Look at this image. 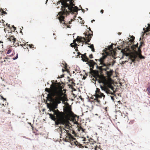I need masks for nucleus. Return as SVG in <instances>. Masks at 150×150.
<instances>
[{
    "label": "nucleus",
    "instance_id": "1",
    "mask_svg": "<svg viewBox=\"0 0 150 150\" xmlns=\"http://www.w3.org/2000/svg\"><path fill=\"white\" fill-rule=\"evenodd\" d=\"M74 2L73 0H60L57 3V5H58L61 3L62 11L58 13L57 17L60 23L67 26V28H71L68 24L71 23L72 21H69L68 23H66L64 20L65 18L64 15L67 16L69 15L70 13H74L75 12H77L78 10H80L78 7L75 6Z\"/></svg>",
    "mask_w": 150,
    "mask_h": 150
},
{
    "label": "nucleus",
    "instance_id": "2",
    "mask_svg": "<svg viewBox=\"0 0 150 150\" xmlns=\"http://www.w3.org/2000/svg\"><path fill=\"white\" fill-rule=\"evenodd\" d=\"M45 91L50 93L51 96L54 98L53 106L54 108H58V105L61 103L62 100V91L58 90L57 87L54 84L52 88H46L45 89Z\"/></svg>",
    "mask_w": 150,
    "mask_h": 150
},
{
    "label": "nucleus",
    "instance_id": "3",
    "mask_svg": "<svg viewBox=\"0 0 150 150\" xmlns=\"http://www.w3.org/2000/svg\"><path fill=\"white\" fill-rule=\"evenodd\" d=\"M108 56V54H106L105 55H103L102 57H101L99 59H96L95 61L97 62V61L98 60L100 62L99 65H102L101 66H98L97 65V69L98 70V71H97L96 74L94 75H104L103 74V71H106L107 69H108V67L112 65L113 66L115 62V60L114 59H112L110 61L109 63H105L104 62L105 59ZM92 75H93L92 74Z\"/></svg>",
    "mask_w": 150,
    "mask_h": 150
},
{
    "label": "nucleus",
    "instance_id": "4",
    "mask_svg": "<svg viewBox=\"0 0 150 150\" xmlns=\"http://www.w3.org/2000/svg\"><path fill=\"white\" fill-rule=\"evenodd\" d=\"M89 76L91 80L93 81H97L99 83H102L103 85L106 86L114 82V80L112 78L116 77L117 78L119 76Z\"/></svg>",
    "mask_w": 150,
    "mask_h": 150
},
{
    "label": "nucleus",
    "instance_id": "5",
    "mask_svg": "<svg viewBox=\"0 0 150 150\" xmlns=\"http://www.w3.org/2000/svg\"><path fill=\"white\" fill-rule=\"evenodd\" d=\"M62 64L63 65V67H64V69H62V71L63 73L64 72H66L70 75L72 74H74L75 73L74 71L72 70L70 68L69 69L68 68V66L67 64L65 62H63Z\"/></svg>",
    "mask_w": 150,
    "mask_h": 150
},
{
    "label": "nucleus",
    "instance_id": "6",
    "mask_svg": "<svg viewBox=\"0 0 150 150\" xmlns=\"http://www.w3.org/2000/svg\"><path fill=\"white\" fill-rule=\"evenodd\" d=\"M52 106L53 109L52 110L54 113V115L57 119H58L59 120L60 118H62L63 117V112H60L58 110H56L53 106V101L52 102Z\"/></svg>",
    "mask_w": 150,
    "mask_h": 150
},
{
    "label": "nucleus",
    "instance_id": "7",
    "mask_svg": "<svg viewBox=\"0 0 150 150\" xmlns=\"http://www.w3.org/2000/svg\"><path fill=\"white\" fill-rule=\"evenodd\" d=\"M89 29L91 31V33H89V31H88L87 32H86L85 33H84L85 37H86V38H88L87 41L85 42L86 44H87V42H89L90 41L91 38L93 36V31L91 30L90 27L89 28Z\"/></svg>",
    "mask_w": 150,
    "mask_h": 150
},
{
    "label": "nucleus",
    "instance_id": "8",
    "mask_svg": "<svg viewBox=\"0 0 150 150\" xmlns=\"http://www.w3.org/2000/svg\"><path fill=\"white\" fill-rule=\"evenodd\" d=\"M112 46H110L108 48H105L104 50V52L103 53L102 55H105L106 54H108V56L110 54V52L112 50Z\"/></svg>",
    "mask_w": 150,
    "mask_h": 150
},
{
    "label": "nucleus",
    "instance_id": "9",
    "mask_svg": "<svg viewBox=\"0 0 150 150\" xmlns=\"http://www.w3.org/2000/svg\"><path fill=\"white\" fill-rule=\"evenodd\" d=\"M88 62L89 65L90 67V69L91 71L92 70H93V69L94 68V65H96V66L98 65L93 60H88V62Z\"/></svg>",
    "mask_w": 150,
    "mask_h": 150
},
{
    "label": "nucleus",
    "instance_id": "10",
    "mask_svg": "<svg viewBox=\"0 0 150 150\" xmlns=\"http://www.w3.org/2000/svg\"><path fill=\"white\" fill-rule=\"evenodd\" d=\"M59 134L60 135V138H62V137L63 136V140L64 141L66 142H69L68 139H66L65 138V137L67 135V134H66V132L65 131H60V132H59Z\"/></svg>",
    "mask_w": 150,
    "mask_h": 150
},
{
    "label": "nucleus",
    "instance_id": "11",
    "mask_svg": "<svg viewBox=\"0 0 150 150\" xmlns=\"http://www.w3.org/2000/svg\"><path fill=\"white\" fill-rule=\"evenodd\" d=\"M76 39L78 41L85 42L86 44L90 45V44L88 43V42L87 43V44H86L85 42H87L88 40V38H86V37L84 38V37L78 36Z\"/></svg>",
    "mask_w": 150,
    "mask_h": 150
},
{
    "label": "nucleus",
    "instance_id": "12",
    "mask_svg": "<svg viewBox=\"0 0 150 150\" xmlns=\"http://www.w3.org/2000/svg\"><path fill=\"white\" fill-rule=\"evenodd\" d=\"M138 56V54L137 53L136 54H133L131 56V59L132 62H134L138 60V59H139Z\"/></svg>",
    "mask_w": 150,
    "mask_h": 150
},
{
    "label": "nucleus",
    "instance_id": "13",
    "mask_svg": "<svg viewBox=\"0 0 150 150\" xmlns=\"http://www.w3.org/2000/svg\"><path fill=\"white\" fill-rule=\"evenodd\" d=\"M65 138L66 139H68L69 142L70 141V139L75 138H74L73 136L70 133H68L67 134L66 136L65 137Z\"/></svg>",
    "mask_w": 150,
    "mask_h": 150
},
{
    "label": "nucleus",
    "instance_id": "14",
    "mask_svg": "<svg viewBox=\"0 0 150 150\" xmlns=\"http://www.w3.org/2000/svg\"><path fill=\"white\" fill-rule=\"evenodd\" d=\"M86 55V54L85 53L81 55V57L82 58V60L83 62H88V60H89V59L87 57Z\"/></svg>",
    "mask_w": 150,
    "mask_h": 150
},
{
    "label": "nucleus",
    "instance_id": "15",
    "mask_svg": "<svg viewBox=\"0 0 150 150\" xmlns=\"http://www.w3.org/2000/svg\"><path fill=\"white\" fill-rule=\"evenodd\" d=\"M48 114L50 116V118L52 120L55 121L56 120V117L54 115L49 113H48Z\"/></svg>",
    "mask_w": 150,
    "mask_h": 150
},
{
    "label": "nucleus",
    "instance_id": "16",
    "mask_svg": "<svg viewBox=\"0 0 150 150\" xmlns=\"http://www.w3.org/2000/svg\"><path fill=\"white\" fill-rule=\"evenodd\" d=\"M148 26L146 28H144L143 30H144V33H146L150 31V24H148Z\"/></svg>",
    "mask_w": 150,
    "mask_h": 150
},
{
    "label": "nucleus",
    "instance_id": "17",
    "mask_svg": "<svg viewBox=\"0 0 150 150\" xmlns=\"http://www.w3.org/2000/svg\"><path fill=\"white\" fill-rule=\"evenodd\" d=\"M96 97L98 98H102V97H103L104 98L105 97V95H104L103 93H102L99 91V93L98 94H97Z\"/></svg>",
    "mask_w": 150,
    "mask_h": 150
},
{
    "label": "nucleus",
    "instance_id": "18",
    "mask_svg": "<svg viewBox=\"0 0 150 150\" xmlns=\"http://www.w3.org/2000/svg\"><path fill=\"white\" fill-rule=\"evenodd\" d=\"M7 39L10 41L13 42V43L15 42L16 40V39L14 38V37L12 36H11L10 37L8 38Z\"/></svg>",
    "mask_w": 150,
    "mask_h": 150
},
{
    "label": "nucleus",
    "instance_id": "19",
    "mask_svg": "<svg viewBox=\"0 0 150 150\" xmlns=\"http://www.w3.org/2000/svg\"><path fill=\"white\" fill-rule=\"evenodd\" d=\"M61 118H60V119L58 120V119H56V120H57L56 121L55 120V126H58V125L60 124V120Z\"/></svg>",
    "mask_w": 150,
    "mask_h": 150
},
{
    "label": "nucleus",
    "instance_id": "20",
    "mask_svg": "<svg viewBox=\"0 0 150 150\" xmlns=\"http://www.w3.org/2000/svg\"><path fill=\"white\" fill-rule=\"evenodd\" d=\"M138 43H137L136 45H134L131 47L132 49L134 51H135L136 48H137L138 46Z\"/></svg>",
    "mask_w": 150,
    "mask_h": 150
},
{
    "label": "nucleus",
    "instance_id": "21",
    "mask_svg": "<svg viewBox=\"0 0 150 150\" xmlns=\"http://www.w3.org/2000/svg\"><path fill=\"white\" fill-rule=\"evenodd\" d=\"M105 92H106L108 94H110L112 95L113 94V92H112L110 90L107 89H106Z\"/></svg>",
    "mask_w": 150,
    "mask_h": 150
},
{
    "label": "nucleus",
    "instance_id": "22",
    "mask_svg": "<svg viewBox=\"0 0 150 150\" xmlns=\"http://www.w3.org/2000/svg\"><path fill=\"white\" fill-rule=\"evenodd\" d=\"M138 56L139 57V58L140 59H144L145 57L144 56H143L141 53H140L139 54H138Z\"/></svg>",
    "mask_w": 150,
    "mask_h": 150
},
{
    "label": "nucleus",
    "instance_id": "23",
    "mask_svg": "<svg viewBox=\"0 0 150 150\" xmlns=\"http://www.w3.org/2000/svg\"><path fill=\"white\" fill-rule=\"evenodd\" d=\"M100 88L101 89L102 91H105L106 89L104 87L102 86L101 85H100Z\"/></svg>",
    "mask_w": 150,
    "mask_h": 150
},
{
    "label": "nucleus",
    "instance_id": "24",
    "mask_svg": "<svg viewBox=\"0 0 150 150\" xmlns=\"http://www.w3.org/2000/svg\"><path fill=\"white\" fill-rule=\"evenodd\" d=\"M135 39V37L133 36H131V39L130 40V41L131 42H132L133 43L134 41V40Z\"/></svg>",
    "mask_w": 150,
    "mask_h": 150
},
{
    "label": "nucleus",
    "instance_id": "25",
    "mask_svg": "<svg viewBox=\"0 0 150 150\" xmlns=\"http://www.w3.org/2000/svg\"><path fill=\"white\" fill-rule=\"evenodd\" d=\"M136 53L137 54H139L140 53H141V50L140 49V48H138V52L135 51Z\"/></svg>",
    "mask_w": 150,
    "mask_h": 150
},
{
    "label": "nucleus",
    "instance_id": "26",
    "mask_svg": "<svg viewBox=\"0 0 150 150\" xmlns=\"http://www.w3.org/2000/svg\"><path fill=\"white\" fill-rule=\"evenodd\" d=\"M59 128H60V130L62 131H65L66 129L65 127H64L63 126H59Z\"/></svg>",
    "mask_w": 150,
    "mask_h": 150
},
{
    "label": "nucleus",
    "instance_id": "27",
    "mask_svg": "<svg viewBox=\"0 0 150 150\" xmlns=\"http://www.w3.org/2000/svg\"><path fill=\"white\" fill-rule=\"evenodd\" d=\"M0 12H1V13H3L5 14H6L7 13L4 11L3 9L2 8L1 9V11H0Z\"/></svg>",
    "mask_w": 150,
    "mask_h": 150
},
{
    "label": "nucleus",
    "instance_id": "28",
    "mask_svg": "<svg viewBox=\"0 0 150 150\" xmlns=\"http://www.w3.org/2000/svg\"><path fill=\"white\" fill-rule=\"evenodd\" d=\"M67 78H68V80L69 81V82H70V83H73V79H72L71 80L70 79V78L69 76H67Z\"/></svg>",
    "mask_w": 150,
    "mask_h": 150
},
{
    "label": "nucleus",
    "instance_id": "29",
    "mask_svg": "<svg viewBox=\"0 0 150 150\" xmlns=\"http://www.w3.org/2000/svg\"><path fill=\"white\" fill-rule=\"evenodd\" d=\"M71 127V126L66 123L64 125L65 128L67 129L69 128V127Z\"/></svg>",
    "mask_w": 150,
    "mask_h": 150
},
{
    "label": "nucleus",
    "instance_id": "30",
    "mask_svg": "<svg viewBox=\"0 0 150 150\" xmlns=\"http://www.w3.org/2000/svg\"><path fill=\"white\" fill-rule=\"evenodd\" d=\"M60 125H63L64 126L65 125V124L66 123H65V122H64L61 121V119L60 120Z\"/></svg>",
    "mask_w": 150,
    "mask_h": 150
},
{
    "label": "nucleus",
    "instance_id": "31",
    "mask_svg": "<svg viewBox=\"0 0 150 150\" xmlns=\"http://www.w3.org/2000/svg\"><path fill=\"white\" fill-rule=\"evenodd\" d=\"M68 113L69 114H71V113H73V112L71 111V109H69L68 110Z\"/></svg>",
    "mask_w": 150,
    "mask_h": 150
},
{
    "label": "nucleus",
    "instance_id": "32",
    "mask_svg": "<svg viewBox=\"0 0 150 150\" xmlns=\"http://www.w3.org/2000/svg\"><path fill=\"white\" fill-rule=\"evenodd\" d=\"M0 96L1 97V100H6V98H4L3 96H1L0 95Z\"/></svg>",
    "mask_w": 150,
    "mask_h": 150
},
{
    "label": "nucleus",
    "instance_id": "33",
    "mask_svg": "<svg viewBox=\"0 0 150 150\" xmlns=\"http://www.w3.org/2000/svg\"><path fill=\"white\" fill-rule=\"evenodd\" d=\"M110 74H109L108 73V71H107L106 72L107 73V75H112V73L113 71H110Z\"/></svg>",
    "mask_w": 150,
    "mask_h": 150
},
{
    "label": "nucleus",
    "instance_id": "34",
    "mask_svg": "<svg viewBox=\"0 0 150 150\" xmlns=\"http://www.w3.org/2000/svg\"><path fill=\"white\" fill-rule=\"evenodd\" d=\"M55 130H56V131L58 132L59 133L60 132V128H59H59H58L57 129H56Z\"/></svg>",
    "mask_w": 150,
    "mask_h": 150
},
{
    "label": "nucleus",
    "instance_id": "35",
    "mask_svg": "<svg viewBox=\"0 0 150 150\" xmlns=\"http://www.w3.org/2000/svg\"><path fill=\"white\" fill-rule=\"evenodd\" d=\"M147 91H150V84H149V86L147 88Z\"/></svg>",
    "mask_w": 150,
    "mask_h": 150
},
{
    "label": "nucleus",
    "instance_id": "36",
    "mask_svg": "<svg viewBox=\"0 0 150 150\" xmlns=\"http://www.w3.org/2000/svg\"><path fill=\"white\" fill-rule=\"evenodd\" d=\"M88 47H90L91 49L93 48V47H94L93 45H91L90 46H88Z\"/></svg>",
    "mask_w": 150,
    "mask_h": 150
},
{
    "label": "nucleus",
    "instance_id": "37",
    "mask_svg": "<svg viewBox=\"0 0 150 150\" xmlns=\"http://www.w3.org/2000/svg\"><path fill=\"white\" fill-rule=\"evenodd\" d=\"M18 58V54H16V57H15L13 58V60H15V59H17Z\"/></svg>",
    "mask_w": 150,
    "mask_h": 150
},
{
    "label": "nucleus",
    "instance_id": "38",
    "mask_svg": "<svg viewBox=\"0 0 150 150\" xmlns=\"http://www.w3.org/2000/svg\"><path fill=\"white\" fill-rule=\"evenodd\" d=\"M11 50L9 49L7 51V54H9L10 53V52H11Z\"/></svg>",
    "mask_w": 150,
    "mask_h": 150
},
{
    "label": "nucleus",
    "instance_id": "39",
    "mask_svg": "<svg viewBox=\"0 0 150 150\" xmlns=\"http://www.w3.org/2000/svg\"><path fill=\"white\" fill-rule=\"evenodd\" d=\"M82 54H81L80 52H79L78 53V56L79 57H81L80 56L81 55H81H82Z\"/></svg>",
    "mask_w": 150,
    "mask_h": 150
},
{
    "label": "nucleus",
    "instance_id": "40",
    "mask_svg": "<svg viewBox=\"0 0 150 150\" xmlns=\"http://www.w3.org/2000/svg\"><path fill=\"white\" fill-rule=\"evenodd\" d=\"M29 46H30V48H34V45H33L32 44H31Z\"/></svg>",
    "mask_w": 150,
    "mask_h": 150
},
{
    "label": "nucleus",
    "instance_id": "41",
    "mask_svg": "<svg viewBox=\"0 0 150 150\" xmlns=\"http://www.w3.org/2000/svg\"><path fill=\"white\" fill-rule=\"evenodd\" d=\"M89 57L90 58L92 59L93 58V55L92 54H90L89 56Z\"/></svg>",
    "mask_w": 150,
    "mask_h": 150
},
{
    "label": "nucleus",
    "instance_id": "42",
    "mask_svg": "<svg viewBox=\"0 0 150 150\" xmlns=\"http://www.w3.org/2000/svg\"><path fill=\"white\" fill-rule=\"evenodd\" d=\"M110 97L111 98L112 100L113 101H114L115 99L114 98L113 96H110Z\"/></svg>",
    "mask_w": 150,
    "mask_h": 150
},
{
    "label": "nucleus",
    "instance_id": "43",
    "mask_svg": "<svg viewBox=\"0 0 150 150\" xmlns=\"http://www.w3.org/2000/svg\"><path fill=\"white\" fill-rule=\"evenodd\" d=\"M83 76V78H82L83 79H84V80L86 78V76Z\"/></svg>",
    "mask_w": 150,
    "mask_h": 150
},
{
    "label": "nucleus",
    "instance_id": "44",
    "mask_svg": "<svg viewBox=\"0 0 150 150\" xmlns=\"http://www.w3.org/2000/svg\"><path fill=\"white\" fill-rule=\"evenodd\" d=\"M4 20H1V21H0V23H2L3 24H4Z\"/></svg>",
    "mask_w": 150,
    "mask_h": 150
},
{
    "label": "nucleus",
    "instance_id": "45",
    "mask_svg": "<svg viewBox=\"0 0 150 150\" xmlns=\"http://www.w3.org/2000/svg\"><path fill=\"white\" fill-rule=\"evenodd\" d=\"M65 131L66 134H67L68 133H69V131L68 130L66 129Z\"/></svg>",
    "mask_w": 150,
    "mask_h": 150
},
{
    "label": "nucleus",
    "instance_id": "46",
    "mask_svg": "<svg viewBox=\"0 0 150 150\" xmlns=\"http://www.w3.org/2000/svg\"><path fill=\"white\" fill-rule=\"evenodd\" d=\"M79 144V147H82V148H83L84 147V146H83L81 144Z\"/></svg>",
    "mask_w": 150,
    "mask_h": 150
},
{
    "label": "nucleus",
    "instance_id": "47",
    "mask_svg": "<svg viewBox=\"0 0 150 150\" xmlns=\"http://www.w3.org/2000/svg\"><path fill=\"white\" fill-rule=\"evenodd\" d=\"M96 102L99 104H100V101L99 100L97 99L96 100Z\"/></svg>",
    "mask_w": 150,
    "mask_h": 150
},
{
    "label": "nucleus",
    "instance_id": "48",
    "mask_svg": "<svg viewBox=\"0 0 150 150\" xmlns=\"http://www.w3.org/2000/svg\"><path fill=\"white\" fill-rule=\"evenodd\" d=\"M112 95H113L114 96V97H115V98H116L117 97V96H116V95L114 93H113V94Z\"/></svg>",
    "mask_w": 150,
    "mask_h": 150
},
{
    "label": "nucleus",
    "instance_id": "49",
    "mask_svg": "<svg viewBox=\"0 0 150 150\" xmlns=\"http://www.w3.org/2000/svg\"><path fill=\"white\" fill-rule=\"evenodd\" d=\"M20 45L22 46V47L25 45V44H20Z\"/></svg>",
    "mask_w": 150,
    "mask_h": 150
},
{
    "label": "nucleus",
    "instance_id": "50",
    "mask_svg": "<svg viewBox=\"0 0 150 150\" xmlns=\"http://www.w3.org/2000/svg\"><path fill=\"white\" fill-rule=\"evenodd\" d=\"M58 76V77H59V78H63L64 77V76H62V75L60 76V77L59 76Z\"/></svg>",
    "mask_w": 150,
    "mask_h": 150
},
{
    "label": "nucleus",
    "instance_id": "51",
    "mask_svg": "<svg viewBox=\"0 0 150 150\" xmlns=\"http://www.w3.org/2000/svg\"><path fill=\"white\" fill-rule=\"evenodd\" d=\"M81 10H82V11L83 12V13H84L85 10L83 9H82L81 7Z\"/></svg>",
    "mask_w": 150,
    "mask_h": 150
},
{
    "label": "nucleus",
    "instance_id": "52",
    "mask_svg": "<svg viewBox=\"0 0 150 150\" xmlns=\"http://www.w3.org/2000/svg\"><path fill=\"white\" fill-rule=\"evenodd\" d=\"M104 12V11L102 9L100 10V12L101 13H103Z\"/></svg>",
    "mask_w": 150,
    "mask_h": 150
},
{
    "label": "nucleus",
    "instance_id": "53",
    "mask_svg": "<svg viewBox=\"0 0 150 150\" xmlns=\"http://www.w3.org/2000/svg\"><path fill=\"white\" fill-rule=\"evenodd\" d=\"M144 44L143 42H140V45H142Z\"/></svg>",
    "mask_w": 150,
    "mask_h": 150
},
{
    "label": "nucleus",
    "instance_id": "54",
    "mask_svg": "<svg viewBox=\"0 0 150 150\" xmlns=\"http://www.w3.org/2000/svg\"><path fill=\"white\" fill-rule=\"evenodd\" d=\"M91 50L93 52H94L95 51V50H94V47H93V48L91 49Z\"/></svg>",
    "mask_w": 150,
    "mask_h": 150
},
{
    "label": "nucleus",
    "instance_id": "55",
    "mask_svg": "<svg viewBox=\"0 0 150 150\" xmlns=\"http://www.w3.org/2000/svg\"><path fill=\"white\" fill-rule=\"evenodd\" d=\"M71 47H74V45H72V43H71Z\"/></svg>",
    "mask_w": 150,
    "mask_h": 150
},
{
    "label": "nucleus",
    "instance_id": "56",
    "mask_svg": "<svg viewBox=\"0 0 150 150\" xmlns=\"http://www.w3.org/2000/svg\"><path fill=\"white\" fill-rule=\"evenodd\" d=\"M110 88L112 90H113L114 89V88L113 86H112Z\"/></svg>",
    "mask_w": 150,
    "mask_h": 150
},
{
    "label": "nucleus",
    "instance_id": "57",
    "mask_svg": "<svg viewBox=\"0 0 150 150\" xmlns=\"http://www.w3.org/2000/svg\"><path fill=\"white\" fill-rule=\"evenodd\" d=\"M13 28L14 29V30H15L16 29V28L14 26H13Z\"/></svg>",
    "mask_w": 150,
    "mask_h": 150
},
{
    "label": "nucleus",
    "instance_id": "58",
    "mask_svg": "<svg viewBox=\"0 0 150 150\" xmlns=\"http://www.w3.org/2000/svg\"><path fill=\"white\" fill-rule=\"evenodd\" d=\"M147 91L148 92V94H150V91Z\"/></svg>",
    "mask_w": 150,
    "mask_h": 150
},
{
    "label": "nucleus",
    "instance_id": "59",
    "mask_svg": "<svg viewBox=\"0 0 150 150\" xmlns=\"http://www.w3.org/2000/svg\"><path fill=\"white\" fill-rule=\"evenodd\" d=\"M142 46L141 45H139V47L138 48H141L142 47Z\"/></svg>",
    "mask_w": 150,
    "mask_h": 150
},
{
    "label": "nucleus",
    "instance_id": "60",
    "mask_svg": "<svg viewBox=\"0 0 150 150\" xmlns=\"http://www.w3.org/2000/svg\"><path fill=\"white\" fill-rule=\"evenodd\" d=\"M95 21L94 20H93L91 21V22L93 23V21Z\"/></svg>",
    "mask_w": 150,
    "mask_h": 150
},
{
    "label": "nucleus",
    "instance_id": "61",
    "mask_svg": "<svg viewBox=\"0 0 150 150\" xmlns=\"http://www.w3.org/2000/svg\"><path fill=\"white\" fill-rule=\"evenodd\" d=\"M26 139H28V140H31V139L29 138H26Z\"/></svg>",
    "mask_w": 150,
    "mask_h": 150
},
{
    "label": "nucleus",
    "instance_id": "62",
    "mask_svg": "<svg viewBox=\"0 0 150 150\" xmlns=\"http://www.w3.org/2000/svg\"><path fill=\"white\" fill-rule=\"evenodd\" d=\"M118 96H120V97H121V95L120 94H118Z\"/></svg>",
    "mask_w": 150,
    "mask_h": 150
},
{
    "label": "nucleus",
    "instance_id": "63",
    "mask_svg": "<svg viewBox=\"0 0 150 150\" xmlns=\"http://www.w3.org/2000/svg\"><path fill=\"white\" fill-rule=\"evenodd\" d=\"M69 127V128H68L67 129H69V130H71V129H70V128H71L72 127Z\"/></svg>",
    "mask_w": 150,
    "mask_h": 150
},
{
    "label": "nucleus",
    "instance_id": "64",
    "mask_svg": "<svg viewBox=\"0 0 150 150\" xmlns=\"http://www.w3.org/2000/svg\"><path fill=\"white\" fill-rule=\"evenodd\" d=\"M121 34V33H120V32L119 33H118V34L119 35H120V34Z\"/></svg>",
    "mask_w": 150,
    "mask_h": 150
}]
</instances>
